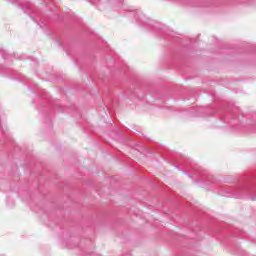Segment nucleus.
Returning a JSON list of instances; mask_svg holds the SVG:
<instances>
[{"label":"nucleus","mask_w":256,"mask_h":256,"mask_svg":"<svg viewBox=\"0 0 256 256\" xmlns=\"http://www.w3.org/2000/svg\"><path fill=\"white\" fill-rule=\"evenodd\" d=\"M235 191H236V194L234 195V197H235L236 199H242L243 195H244L245 193H247V188H245V187H240V188H237Z\"/></svg>","instance_id":"f257e3e1"},{"label":"nucleus","mask_w":256,"mask_h":256,"mask_svg":"<svg viewBox=\"0 0 256 256\" xmlns=\"http://www.w3.org/2000/svg\"><path fill=\"white\" fill-rule=\"evenodd\" d=\"M0 56L3 57V59H7V51L0 49Z\"/></svg>","instance_id":"f03ea898"},{"label":"nucleus","mask_w":256,"mask_h":256,"mask_svg":"<svg viewBox=\"0 0 256 256\" xmlns=\"http://www.w3.org/2000/svg\"><path fill=\"white\" fill-rule=\"evenodd\" d=\"M249 199L250 201H256V196H250Z\"/></svg>","instance_id":"7ed1b4c3"},{"label":"nucleus","mask_w":256,"mask_h":256,"mask_svg":"<svg viewBox=\"0 0 256 256\" xmlns=\"http://www.w3.org/2000/svg\"><path fill=\"white\" fill-rule=\"evenodd\" d=\"M22 0H12V3H21Z\"/></svg>","instance_id":"20e7f679"},{"label":"nucleus","mask_w":256,"mask_h":256,"mask_svg":"<svg viewBox=\"0 0 256 256\" xmlns=\"http://www.w3.org/2000/svg\"><path fill=\"white\" fill-rule=\"evenodd\" d=\"M119 5L123 4V0H116Z\"/></svg>","instance_id":"39448f33"},{"label":"nucleus","mask_w":256,"mask_h":256,"mask_svg":"<svg viewBox=\"0 0 256 256\" xmlns=\"http://www.w3.org/2000/svg\"><path fill=\"white\" fill-rule=\"evenodd\" d=\"M184 175H187V177L191 178V175H189L187 172H184Z\"/></svg>","instance_id":"423d86ee"},{"label":"nucleus","mask_w":256,"mask_h":256,"mask_svg":"<svg viewBox=\"0 0 256 256\" xmlns=\"http://www.w3.org/2000/svg\"><path fill=\"white\" fill-rule=\"evenodd\" d=\"M98 3H101V0H98Z\"/></svg>","instance_id":"0eeeda50"},{"label":"nucleus","mask_w":256,"mask_h":256,"mask_svg":"<svg viewBox=\"0 0 256 256\" xmlns=\"http://www.w3.org/2000/svg\"><path fill=\"white\" fill-rule=\"evenodd\" d=\"M135 18L138 19L137 15H135Z\"/></svg>","instance_id":"6e6552de"}]
</instances>
